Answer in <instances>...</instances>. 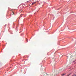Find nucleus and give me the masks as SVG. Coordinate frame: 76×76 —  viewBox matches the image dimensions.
<instances>
[{
  "label": "nucleus",
  "instance_id": "nucleus-7",
  "mask_svg": "<svg viewBox=\"0 0 76 76\" xmlns=\"http://www.w3.org/2000/svg\"><path fill=\"white\" fill-rule=\"evenodd\" d=\"M12 15H14V14H13Z\"/></svg>",
  "mask_w": 76,
  "mask_h": 76
},
{
  "label": "nucleus",
  "instance_id": "nucleus-3",
  "mask_svg": "<svg viewBox=\"0 0 76 76\" xmlns=\"http://www.w3.org/2000/svg\"><path fill=\"white\" fill-rule=\"evenodd\" d=\"M66 75V74H62L61 75L62 76H64V75Z\"/></svg>",
  "mask_w": 76,
  "mask_h": 76
},
{
  "label": "nucleus",
  "instance_id": "nucleus-5",
  "mask_svg": "<svg viewBox=\"0 0 76 76\" xmlns=\"http://www.w3.org/2000/svg\"><path fill=\"white\" fill-rule=\"evenodd\" d=\"M72 57H73V56H71V57L72 58Z\"/></svg>",
  "mask_w": 76,
  "mask_h": 76
},
{
  "label": "nucleus",
  "instance_id": "nucleus-2",
  "mask_svg": "<svg viewBox=\"0 0 76 76\" xmlns=\"http://www.w3.org/2000/svg\"><path fill=\"white\" fill-rule=\"evenodd\" d=\"M35 3H36V2H35L33 3H32V5H34V4H35Z\"/></svg>",
  "mask_w": 76,
  "mask_h": 76
},
{
  "label": "nucleus",
  "instance_id": "nucleus-4",
  "mask_svg": "<svg viewBox=\"0 0 76 76\" xmlns=\"http://www.w3.org/2000/svg\"><path fill=\"white\" fill-rule=\"evenodd\" d=\"M52 60H53V61H54V58H53L52 59Z\"/></svg>",
  "mask_w": 76,
  "mask_h": 76
},
{
  "label": "nucleus",
  "instance_id": "nucleus-6",
  "mask_svg": "<svg viewBox=\"0 0 76 76\" xmlns=\"http://www.w3.org/2000/svg\"><path fill=\"white\" fill-rule=\"evenodd\" d=\"M58 72H60V70H58Z\"/></svg>",
  "mask_w": 76,
  "mask_h": 76
},
{
  "label": "nucleus",
  "instance_id": "nucleus-1",
  "mask_svg": "<svg viewBox=\"0 0 76 76\" xmlns=\"http://www.w3.org/2000/svg\"><path fill=\"white\" fill-rule=\"evenodd\" d=\"M45 75H46V73H45V72H44L43 73V76H45Z\"/></svg>",
  "mask_w": 76,
  "mask_h": 76
}]
</instances>
